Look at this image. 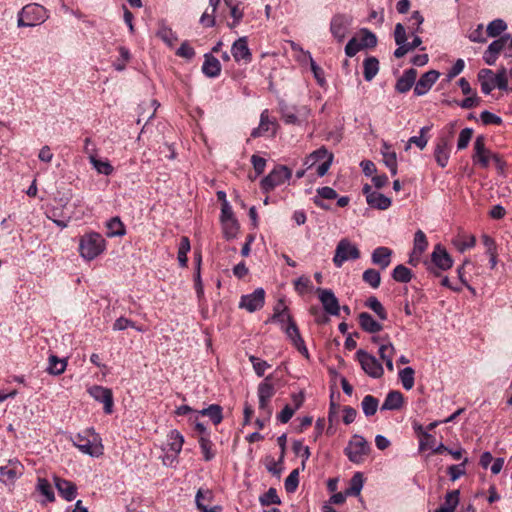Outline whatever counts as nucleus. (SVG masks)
<instances>
[{
    "mask_svg": "<svg viewBox=\"0 0 512 512\" xmlns=\"http://www.w3.org/2000/svg\"><path fill=\"white\" fill-rule=\"evenodd\" d=\"M72 442L82 453L91 457H99L103 454L101 440L93 429L78 433L72 438Z\"/></svg>",
    "mask_w": 512,
    "mask_h": 512,
    "instance_id": "f257e3e1",
    "label": "nucleus"
},
{
    "mask_svg": "<svg viewBox=\"0 0 512 512\" xmlns=\"http://www.w3.org/2000/svg\"><path fill=\"white\" fill-rule=\"evenodd\" d=\"M105 239L97 232L83 235L79 242L80 255L86 260H93L105 250Z\"/></svg>",
    "mask_w": 512,
    "mask_h": 512,
    "instance_id": "f03ea898",
    "label": "nucleus"
},
{
    "mask_svg": "<svg viewBox=\"0 0 512 512\" xmlns=\"http://www.w3.org/2000/svg\"><path fill=\"white\" fill-rule=\"evenodd\" d=\"M47 10L39 4H28L22 8L18 15L19 27H34L48 19Z\"/></svg>",
    "mask_w": 512,
    "mask_h": 512,
    "instance_id": "7ed1b4c3",
    "label": "nucleus"
},
{
    "mask_svg": "<svg viewBox=\"0 0 512 512\" xmlns=\"http://www.w3.org/2000/svg\"><path fill=\"white\" fill-rule=\"evenodd\" d=\"M333 158V154L326 147L322 146L306 157L304 165L307 169L316 167L317 175L323 177L332 165Z\"/></svg>",
    "mask_w": 512,
    "mask_h": 512,
    "instance_id": "20e7f679",
    "label": "nucleus"
},
{
    "mask_svg": "<svg viewBox=\"0 0 512 512\" xmlns=\"http://www.w3.org/2000/svg\"><path fill=\"white\" fill-rule=\"evenodd\" d=\"M344 452L351 462L355 464H360L369 454L370 445L368 444L364 437L355 434L349 441L347 447L344 449Z\"/></svg>",
    "mask_w": 512,
    "mask_h": 512,
    "instance_id": "39448f33",
    "label": "nucleus"
},
{
    "mask_svg": "<svg viewBox=\"0 0 512 512\" xmlns=\"http://www.w3.org/2000/svg\"><path fill=\"white\" fill-rule=\"evenodd\" d=\"M292 176L291 170L285 165L276 166L267 176L261 180V189L264 192L272 191L277 186L282 185Z\"/></svg>",
    "mask_w": 512,
    "mask_h": 512,
    "instance_id": "423d86ee",
    "label": "nucleus"
},
{
    "mask_svg": "<svg viewBox=\"0 0 512 512\" xmlns=\"http://www.w3.org/2000/svg\"><path fill=\"white\" fill-rule=\"evenodd\" d=\"M358 258H360V251L355 244L351 243L347 238H343L338 242L333 257V263L336 267L340 268L344 262Z\"/></svg>",
    "mask_w": 512,
    "mask_h": 512,
    "instance_id": "0eeeda50",
    "label": "nucleus"
},
{
    "mask_svg": "<svg viewBox=\"0 0 512 512\" xmlns=\"http://www.w3.org/2000/svg\"><path fill=\"white\" fill-rule=\"evenodd\" d=\"M276 390L274 385L271 382V377L267 376L264 381H262L257 388V395L259 399V410L266 415V418L269 419L272 415V408L270 406V401L272 397L275 395Z\"/></svg>",
    "mask_w": 512,
    "mask_h": 512,
    "instance_id": "6e6552de",
    "label": "nucleus"
},
{
    "mask_svg": "<svg viewBox=\"0 0 512 512\" xmlns=\"http://www.w3.org/2000/svg\"><path fill=\"white\" fill-rule=\"evenodd\" d=\"M357 359L364 372L372 378L382 377L384 370L382 364L371 354L360 349L356 353Z\"/></svg>",
    "mask_w": 512,
    "mask_h": 512,
    "instance_id": "1a4fd4ad",
    "label": "nucleus"
},
{
    "mask_svg": "<svg viewBox=\"0 0 512 512\" xmlns=\"http://www.w3.org/2000/svg\"><path fill=\"white\" fill-rule=\"evenodd\" d=\"M493 155H495V153L487 149L485 146V137L483 135L477 136L474 141V153L472 155L473 163L482 168H487L490 160L493 158Z\"/></svg>",
    "mask_w": 512,
    "mask_h": 512,
    "instance_id": "9d476101",
    "label": "nucleus"
},
{
    "mask_svg": "<svg viewBox=\"0 0 512 512\" xmlns=\"http://www.w3.org/2000/svg\"><path fill=\"white\" fill-rule=\"evenodd\" d=\"M265 303V291L263 288H257L252 293L243 295L239 302V307L253 313L260 310Z\"/></svg>",
    "mask_w": 512,
    "mask_h": 512,
    "instance_id": "9b49d317",
    "label": "nucleus"
},
{
    "mask_svg": "<svg viewBox=\"0 0 512 512\" xmlns=\"http://www.w3.org/2000/svg\"><path fill=\"white\" fill-rule=\"evenodd\" d=\"M323 309L332 316H338L341 310L339 301L331 289L318 288L316 290Z\"/></svg>",
    "mask_w": 512,
    "mask_h": 512,
    "instance_id": "f8f14e48",
    "label": "nucleus"
},
{
    "mask_svg": "<svg viewBox=\"0 0 512 512\" xmlns=\"http://www.w3.org/2000/svg\"><path fill=\"white\" fill-rule=\"evenodd\" d=\"M90 396L94 398L96 401L103 403L104 412L106 414H111L113 412V394L111 389L94 385L88 390Z\"/></svg>",
    "mask_w": 512,
    "mask_h": 512,
    "instance_id": "ddd939ff",
    "label": "nucleus"
},
{
    "mask_svg": "<svg viewBox=\"0 0 512 512\" xmlns=\"http://www.w3.org/2000/svg\"><path fill=\"white\" fill-rule=\"evenodd\" d=\"M231 54L237 63L248 64L252 61V53L248 47L247 37H240L232 44Z\"/></svg>",
    "mask_w": 512,
    "mask_h": 512,
    "instance_id": "4468645a",
    "label": "nucleus"
},
{
    "mask_svg": "<svg viewBox=\"0 0 512 512\" xmlns=\"http://www.w3.org/2000/svg\"><path fill=\"white\" fill-rule=\"evenodd\" d=\"M22 473V464L17 460H10L7 465L0 467V481L5 484L13 483Z\"/></svg>",
    "mask_w": 512,
    "mask_h": 512,
    "instance_id": "2eb2a0df",
    "label": "nucleus"
},
{
    "mask_svg": "<svg viewBox=\"0 0 512 512\" xmlns=\"http://www.w3.org/2000/svg\"><path fill=\"white\" fill-rule=\"evenodd\" d=\"M431 262L443 271L449 270L453 266L452 257L441 244L435 245L431 253Z\"/></svg>",
    "mask_w": 512,
    "mask_h": 512,
    "instance_id": "dca6fc26",
    "label": "nucleus"
},
{
    "mask_svg": "<svg viewBox=\"0 0 512 512\" xmlns=\"http://www.w3.org/2000/svg\"><path fill=\"white\" fill-rule=\"evenodd\" d=\"M440 73L436 70H429L424 73L420 79L415 82L414 93L417 96H422L428 93L435 82L438 80Z\"/></svg>",
    "mask_w": 512,
    "mask_h": 512,
    "instance_id": "f3484780",
    "label": "nucleus"
},
{
    "mask_svg": "<svg viewBox=\"0 0 512 512\" xmlns=\"http://www.w3.org/2000/svg\"><path fill=\"white\" fill-rule=\"evenodd\" d=\"M350 20L347 16L342 14L335 15L330 24V31L332 35L339 41H343L346 36Z\"/></svg>",
    "mask_w": 512,
    "mask_h": 512,
    "instance_id": "a211bd4d",
    "label": "nucleus"
},
{
    "mask_svg": "<svg viewBox=\"0 0 512 512\" xmlns=\"http://www.w3.org/2000/svg\"><path fill=\"white\" fill-rule=\"evenodd\" d=\"M394 39L395 43L398 45V48L394 51V56L396 58H402L409 52V49L406 46L407 35L403 24H396L394 30Z\"/></svg>",
    "mask_w": 512,
    "mask_h": 512,
    "instance_id": "6ab92c4d",
    "label": "nucleus"
},
{
    "mask_svg": "<svg viewBox=\"0 0 512 512\" xmlns=\"http://www.w3.org/2000/svg\"><path fill=\"white\" fill-rule=\"evenodd\" d=\"M392 250L388 247L380 246L373 250L371 260L374 265L382 270L386 269L391 263Z\"/></svg>",
    "mask_w": 512,
    "mask_h": 512,
    "instance_id": "aec40b11",
    "label": "nucleus"
},
{
    "mask_svg": "<svg viewBox=\"0 0 512 512\" xmlns=\"http://www.w3.org/2000/svg\"><path fill=\"white\" fill-rule=\"evenodd\" d=\"M55 486L65 500L72 501L76 498L77 487L73 482L56 477Z\"/></svg>",
    "mask_w": 512,
    "mask_h": 512,
    "instance_id": "412c9836",
    "label": "nucleus"
},
{
    "mask_svg": "<svg viewBox=\"0 0 512 512\" xmlns=\"http://www.w3.org/2000/svg\"><path fill=\"white\" fill-rule=\"evenodd\" d=\"M202 72L209 78L218 77L221 73V64L219 60L210 53L204 55V63L202 65Z\"/></svg>",
    "mask_w": 512,
    "mask_h": 512,
    "instance_id": "4be33fe9",
    "label": "nucleus"
},
{
    "mask_svg": "<svg viewBox=\"0 0 512 512\" xmlns=\"http://www.w3.org/2000/svg\"><path fill=\"white\" fill-rule=\"evenodd\" d=\"M417 77V71L414 68H410L404 71L403 75L397 80L395 89L399 93L408 92L415 84Z\"/></svg>",
    "mask_w": 512,
    "mask_h": 512,
    "instance_id": "5701e85b",
    "label": "nucleus"
},
{
    "mask_svg": "<svg viewBox=\"0 0 512 512\" xmlns=\"http://www.w3.org/2000/svg\"><path fill=\"white\" fill-rule=\"evenodd\" d=\"M449 155L450 151L448 147V140L444 137L439 138L434 151V157L437 164L442 168L446 167L448 164Z\"/></svg>",
    "mask_w": 512,
    "mask_h": 512,
    "instance_id": "b1692460",
    "label": "nucleus"
},
{
    "mask_svg": "<svg viewBox=\"0 0 512 512\" xmlns=\"http://www.w3.org/2000/svg\"><path fill=\"white\" fill-rule=\"evenodd\" d=\"M359 325L362 330L368 333H378L383 329L381 323L376 321L369 313L361 312L358 316Z\"/></svg>",
    "mask_w": 512,
    "mask_h": 512,
    "instance_id": "393cba45",
    "label": "nucleus"
},
{
    "mask_svg": "<svg viewBox=\"0 0 512 512\" xmlns=\"http://www.w3.org/2000/svg\"><path fill=\"white\" fill-rule=\"evenodd\" d=\"M403 405V395L399 391H390L382 406L381 410H398Z\"/></svg>",
    "mask_w": 512,
    "mask_h": 512,
    "instance_id": "a878e982",
    "label": "nucleus"
},
{
    "mask_svg": "<svg viewBox=\"0 0 512 512\" xmlns=\"http://www.w3.org/2000/svg\"><path fill=\"white\" fill-rule=\"evenodd\" d=\"M183 443L184 437L178 430L174 429L169 432L167 445L175 457L181 452Z\"/></svg>",
    "mask_w": 512,
    "mask_h": 512,
    "instance_id": "bb28decb",
    "label": "nucleus"
},
{
    "mask_svg": "<svg viewBox=\"0 0 512 512\" xmlns=\"http://www.w3.org/2000/svg\"><path fill=\"white\" fill-rule=\"evenodd\" d=\"M363 68H364V79L368 82L372 81L373 78L377 75L379 71V61L377 58L371 56L367 57L363 61Z\"/></svg>",
    "mask_w": 512,
    "mask_h": 512,
    "instance_id": "cd10ccee",
    "label": "nucleus"
},
{
    "mask_svg": "<svg viewBox=\"0 0 512 512\" xmlns=\"http://www.w3.org/2000/svg\"><path fill=\"white\" fill-rule=\"evenodd\" d=\"M367 204L372 208L386 210L391 206V199L382 193L376 192L370 195V197L368 196Z\"/></svg>",
    "mask_w": 512,
    "mask_h": 512,
    "instance_id": "c85d7f7f",
    "label": "nucleus"
},
{
    "mask_svg": "<svg viewBox=\"0 0 512 512\" xmlns=\"http://www.w3.org/2000/svg\"><path fill=\"white\" fill-rule=\"evenodd\" d=\"M198 414L209 417L214 425L220 424L223 419L222 407L218 404H211L207 408L198 411Z\"/></svg>",
    "mask_w": 512,
    "mask_h": 512,
    "instance_id": "c756f323",
    "label": "nucleus"
},
{
    "mask_svg": "<svg viewBox=\"0 0 512 512\" xmlns=\"http://www.w3.org/2000/svg\"><path fill=\"white\" fill-rule=\"evenodd\" d=\"M66 366V359L58 358L56 355H50L48 360L47 372L51 375H60L65 371Z\"/></svg>",
    "mask_w": 512,
    "mask_h": 512,
    "instance_id": "7c9ffc66",
    "label": "nucleus"
},
{
    "mask_svg": "<svg viewBox=\"0 0 512 512\" xmlns=\"http://www.w3.org/2000/svg\"><path fill=\"white\" fill-rule=\"evenodd\" d=\"M106 227H107V236L110 238L117 237V236H123L126 233L124 224L122 223V221L120 220L119 217L111 218L107 222Z\"/></svg>",
    "mask_w": 512,
    "mask_h": 512,
    "instance_id": "2f4dec72",
    "label": "nucleus"
},
{
    "mask_svg": "<svg viewBox=\"0 0 512 512\" xmlns=\"http://www.w3.org/2000/svg\"><path fill=\"white\" fill-rule=\"evenodd\" d=\"M364 485V477L361 472H356L350 479L346 494L350 496H359Z\"/></svg>",
    "mask_w": 512,
    "mask_h": 512,
    "instance_id": "473e14b6",
    "label": "nucleus"
},
{
    "mask_svg": "<svg viewBox=\"0 0 512 512\" xmlns=\"http://www.w3.org/2000/svg\"><path fill=\"white\" fill-rule=\"evenodd\" d=\"M492 71L490 69H482L478 73V79L481 84V91L488 95L495 88V84L491 80Z\"/></svg>",
    "mask_w": 512,
    "mask_h": 512,
    "instance_id": "72a5a7b5",
    "label": "nucleus"
},
{
    "mask_svg": "<svg viewBox=\"0 0 512 512\" xmlns=\"http://www.w3.org/2000/svg\"><path fill=\"white\" fill-rule=\"evenodd\" d=\"M279 109H280L282 118L284 119L285 123L299 124V119L297 117L295 107H291L288 104H286L284 101H281V102H279Z\"/></svg>",
    "mask_w": 512,
    "mask_h": 512,
    "instance_id": "f704fd0d",
    "label": "nucleus"
},
{
    "mask_svg": "<svg viewBox=\"0 0 512 512\" xmlns=\"http://www.w3.org/2000/svg\"><path fill=\"white\" fill-rule=\"evenodd\" d=\"M210 499V492L209 491H202L201 489L198 490L197 494H196V505H197V508L201 511V512H218L221 510V508L219 506H214V507H211L209 508L205 502L208 501Z\"/></svg>",
    "mask_w": 512,
    "mask_h": 512,
    "instance_id": "c9c22d12",
    "label": "nucleus"
},
{
    "mask_svg": "<svg viewBox=\"0 0 512 512\" xmlns=\"http://www.w3.org/2000/svg\"><path fill=\"white\" fill-rule=\"evenodd\" d=\"M452 243L459 252L463 253L475 246L476 239L473 235H459L453 239Z\"/></svg>",
    "mask_w": 512,
    "mask_h": 512,
    "instance_id": "e433bc0d",
    "label": "nucleus"
},
{
    "mask_svg": "<svg viewBox=\"0 0 512 512\" xmlns=\"http://www.w3.org/2000/svg\"><path fill=\"white\" fill-rule=\"evenodd\" d=\"M428 241L426 235L422 230H418L414 236L413 255H417V260H420L422 253L427 249Z\"/></svg>",
    "mask_w": 512,
    "mask_h": 512,
    "instance_id": "4c0bfd02",
    "label": "nucleus"
},
{
    "mask_svg": "<svg viewBox=\"0 0 512 512\" xmlns=\"http://www.w3.org/2000/svg\"><path fill=\"white\" fill-rule=\"evenodd\" d=\"M89 161L99 174L108 176L111 175L114 170L113 166L107 160H100L95 155H90Z\"/></svg>",
    "mask_w": 512,
    "mask_h": 512,
    "instance_id": "58836bf2",
    "label": "nucleus"
},
{
    "mask_svg": "<svg viewBox=\"0 0 512 512\" xmlns=\"http://www.w3.org/2000/svg\"><path fill=\"white\" fill-rule=\"evenodd\" d=\"M190 249H191V246H190L189 238L186 236H183L180 239V243H179V247H178V256H177L179 265L181 267L187 266V262H188L187 254L190 251Z\"/></svg>",
    "mask_w": 512,
    "mask_h": 512,
    "instance_id": "ea45409f",
    "label": "nucleus"
},
{
    "mask_svg": "<svg viewBox=\"0 0 512 512\" xmlns=\"http://www.w3.org/2000/svg\"><path fill=\"white\" fill-rule=\"evenodd\" d=\"M392 278L400 283H408L412 279V271L406 266L399 264L394 268Z\"/></svg>",
    "mask_w": 512,
    "mask_h": 512,
    "instance_id": "a19ab883",
    "label": "nucleus"
},
{
    "mask_svg": "<svg viewBox=\"0 0 512 512\" xmlns=\"http://www.w3.org/2000/svg\"><path fill=\"white\" fill-rule=\"evenodd\" d=\"M378 405V399L372 395H366L361 402L363 413L367 417L373 416L377 412Z\"/></svg>",
    "mask_w": 512,
    "mask_h": 512,
    "instance_id": "79ce46f5",
    "label": "nucleus"
},
{
    "mask_svg": "<svg viewBox=\"0 0 512 512\" xmlns=\"http://www.w3.org/2000/svg\"><path fill=\"white\" fill-rule=\"evenodd\" d=\"M415 371L412 367H406L399 371V379L405 390H411L414 386Z\"/></svg>",
    "mask_w": 512,
    "mask_h": 512,
    "instance_id": "37998d69",
    "label": "nucleus"
},
{
    "mask_svg": "<svg viewBox=\"0 0 512 512\" xmlns=\"http://www.w3.org/2000/svg\"><path fill=\"white\" fill-rule=\"evenodd\" d=\"M157 36L169 47H173L175 42L178 40L176 33L173 32L171 28L165 25H162L159 28Z\"/></svg>",
    "mask_w": 512,
    "mask_h": 512,
    "instance_id": "c03bdc74",
    "label": "nucleus"
},
{
    "mask_svg": "<svg viewBox=\"0 0 512 512\" xmlns=\"http://www.w3.org/2000/svg\"><path fill=\"white\" fill-rule=\"evenodd\" d=\"M363 281L370 285L372 288L376 289L380 286L381 283V275L380 272L376 269L369 268L363 272L362 275Z\"/></svg>",
    "mask_w": 512,
    "mask_h": 512,
    "instance_id": "a18cd8bd",
    "label": "nucleus"
},
{
    "mask_svg": "<svg viewBox=\"0 0 512 512\" xmlns=\"http://www.w3.org/2000/svg\"><path fill=\"white\" fill-rule=\"evenodd\" d=\"M365 305L370 308L381 320L387 319V311L381 302L375 297L371 296L367 299Z\"/></svg>",
    "mask_w": 512,
    "mask_h": 512,
    "instance_id": "49530a36",
    "label": "nucleus"
},
{
    "mask_svg": "<svg viewBox=\"0 0 512 512\" xmlns=\"http://www.w3.org/2000/svg\"><path fill=\"white\" fill-rule=\"evenodd\" d=\"M198 442H199L200 449L203 454L204 460L211 461L214 458L215 453L212 450L213 444H212L211 440L209 439V436H200Z\"/></svg>",
    "mask_w": 512,
    "mask_h": 512,
    "instance_id": "de8ad7c7",
    "label": "nucleus"
},
{
    "mask_svg": "<svg viewBox=\"0 0 512 512\" xmlns=\"http://www.w3.org/2000/svg\"><path fill=\"white\" fill-rule=\"evenodd\" d=\"M459 503V491L453 490L446 494L444 503L440 506L448 512H454Z\"/></svg>",
    "mask_w": 512,
    "mask_h": 512,
    "instance_id": "09e8293b",
    "label": "nucleus"
},
{
    "mask_svg": "<svg viewBox=\"0 0 512 512\" xmlns=\"http://www.w3.org/2000/svg\"><path fill=\"white\" fill-rule=\"evenodd\" d=\"M507 29V24L502 19H495L491 21L486 29L487 35L490 37H497Z\"/></svg>",
    "mask_w": 512,
    "mask_h": 512,
    "instance_id": "8fccbe9b",
    "label": "nucleus"
},
{
    "mask_svg": "<svg viewBox=\"0 0 512 512\" xmlns=\"http://www.w3.org/2000/svg\"><path fill=\"white\" fill-rule=\"evenodd\" d=\"M259 502L262 506H269L271 504L279 505L281 500L275 488H269L266 493L259 497Z\"/></svg>",
    "mask_w": 512,
    "mask_h": 512,
    "instance_id": "3c124183",
    "label": "nucleus"
},
{
    "mask_svg": "<svg viewBox=\"0 0 512 512\" xmlns=\"http://www.w3.org/2000/svg\"><path fill=\"white\" fill-rule=\"evenodd\" d=\"M37 489L43 496H45L47 501L53 502L55 500L53 489L47 479L39 478Z\"/></svg>",
    "mask_w": 512,
    "mask_h": 512,
    "instance_id": "603ef678",
    "label": "nucleus"
},
{
    "mask_svg": "<svg viewBox=\"0 0 512 512\" xmlns=\"http://www.w3.org/2000/svg\"><path fill=\"white\" fill-rule=\"evenodd\" d=\"M308 57H309V60H310L311 71L313 73V76H314L317 84L320 87H325L326 86V79H325V76H324L323 69L316 64V62L313 60V58H312L310 53H308Z\"/></svg>",
    "mask_w": 512,
    "mask_h": 512,
    "instance_id": "864d4df0",
    "label": "nucleus"
},
{
    "mask_svg": "<svg viewBox=\"0 0 512 512\" xmlns=\"http://www.w3.org/2000/svg\"><path fill=\"white\" fill-rule=\"evenodd\" d=\"M360 44L362 48H373L377 44V37L374 33L369 31L368 29L361 30V39Z\"/></svg>",
    "mask_w": 512,
    "mask_h": 512,
    "instance_id": "5fc2aeb1",
    "label": "nucleus"
},
{
    "mask_svg": "<svg viewBox=\"0 0 512 512\" xmlns=\"http://www.w3.org/2000/svg\"><path fill=\"white\" fill-rule=\"evenodd\" d=\"M299 484V471L298 469H294L290 472L288 477L285 479L284 486L285 490L288 493H293L296 491Z\"/></svg>",
    "mask_w": 512,
    "mask_h": 512,
    "instance_id": "6e6d98bb",
    "label": "nucleus"
},
{
    "mask_svg": "<svg viewBox=\"0 0 512 512\" xmlns=\"http://www.w3.org/2000/svg\"><path fill=\"white\" fill-rule=\"evenodd\" d=\"M118 50L120 57L113 63V67L117 71H123L126 67V63L130 60V52L124 46L119 47Z\"/></svg>",
    "mask_w": 512,
    "mask_h": 512,
    "instance_id": "4d7b16f0",
    "label": "nucleus"
},
{
    "mask_svg": "<svg viewBox=\"0 0 512 512\" xmlns=\"http://www.w3.org/2000/svg\"><path fill=\"white\" fill-rule=\"evenodd\" d=\"M509 41V35L501 36L499 39L494 40L490 45L488 46L487 50L489 52H492L494 54H499L500 51L505 50L507 51V43Z\"/></svg>",
    "mask_w": 512,
    "mask_h": 512,
    "instance_id": "13d9d810",
    "label": "nucleus"
},
{
    "mask_svg": "<svg viewBox=\"0 0 512 512\" xmlns=\"http://www.w3.org/2000/svg\"><path fill=\"white\" fill-rule=\"evenodd\" d=\"M292 449H293V452L296 455H299V456H301L303 458L302 467L304 468L305 467V462L310 457V449H309V447L308 446H304L301 441L296 440V441L293 442Z\"/></svg>",
    "mask_w": 512,
    "mask_h": 512,
    "instance_id": "bf43d9fd",
    "label": "nucleus"
},
{
    "mask_svg": "<svg viewBox=\"0 0 512 512\" xmlns=\"http://www.w3.org/2000/svg\"><path fill=\"white\" fill-rule=\"evenodd\" d=\"M491 80L495 84V87L498 89L507 90L508 80L505 68H502L500 71H498L496 75L492 73Z\"/></svg>",
    "mask_w": 512,
    "mask_h": 512,
    "instance_id": "052dcab7",
    "label": "nucleus"
},
{
    "mask_svg": "<svg viewBox=\"0 0 512 512\" xmlns=\"http://www.w3.org/2000/svg\"><path fill=\"white\" fill-rule=\"evenodd\" d=\"M270 321L279 323L282 329H285L286 325L291 324V322H295L289 312V309L283 313H273Z\"/></svg>",
    "mask_w": 512,
    "mask_h": 512,
    "instance_id": "680f3d73",
    "label": "nucleus"
},
{
    "mask_svg": "<svg viewBox=\"0 0 512 512\" xmlns=\"http://www.w3.org/2000/svg\"><path fill=\"white\" fill-rule=\"evenodd\" d=\"M383 161L389 168L392 175L397 174V158L396 153L393 151L382 152Z\"/></svg>",
    "mask_w": 512,
    "mask_h": 512,
    "instance_id": "e2e57ef3",
    "label": "nucleus"
},
{
    "mask_svg": "<svg viewBox=\"0 0 512 512\" xmlns=\"http://www.w3.org/2000/svg\"><path fill=\"white\" fill-rule=\"evenodd\" d=\"M472 135H473L472 128H464L463 130H461V132L459 134L458 142H457L458 150H463L468 146V144L472 138Z\"/></svg>",
    "mask_w": 512,
    "mask_h": 512,
    "instance_id": "0e129e2a",
    "label": "nucleus"
},
{
    "mask_svg": "<svg viewBox=\"0 0 512 512\" xmlns=\"http://www.w3.org/2000/svg\"><path fill=\"white\" fill-rule=\"evenodd\" d=\"M467 462L468 459L465 458L461 464L451 465L450 467H448V474L452 481L457 480L458 478L465 474V465L467 464Z\"/></svg>",
    "mask_w": 512,
    "mask_h": 512,
    "instance_id": "69168bd1",
    "label": "nucleus"
},
{
    "mask_svg": "<svg viewBox=\"0 0 512 512\" xmlns=\"http://www.w3.org/2000/svg\"><path fill=\"white\" fill-rule=\"evenodd\" d=\"M249 360L250 362L252 363L253 365V368H254V371L255 373L261 377L264 375L265 373V370L270 367V365L264 361V360H261L260 358L256 357V356H250L249 357Z\"/></svg>",
    "mask_w": 512,
    "mask_h": 512,
    "instance_id": "338daca9",
    "label": "nucleus"
},
{
    "mask_svg": "<svg viewBox=\"0 0 512 512\" xmlns=\"http://www.w3.org/2000/svg\"><path fill=\"white\" fill-rule=\"evenodd\" d=\"M176 55L191 60L195 56V50L187 41H184L177 49Z\"/></svg>",
    "mask_w": 512,
    "mask_h": 512,
    "instance_id": "774afa93",
    "label": "nucleus"
}]
</instances>
